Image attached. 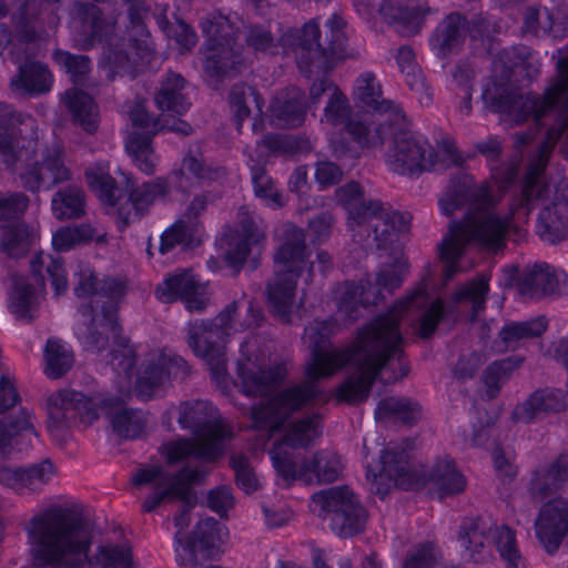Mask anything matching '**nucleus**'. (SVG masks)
I'll use <instances>...</instances> for the list:
<instances>
[{
    "mask_svg": "<svg viewBox=\"0 0 568 568\" xmlns=\"http://www.w3.org/2000/svg\"><path fill=\"white\" fill-rule=\"evenodd\" d=\"M428 302L426 286L417 288L361 329L356 341L344 349L333 347L329 342L336 326L335 321L315 320L310 323L303 336L304 344L312 355L306 368L310 382L286 388L270 400L252 407L251 418L254 427L271 432L281 430L292 413L317 398L320 390L316 388V379L331 376L347 364L355 371L341 384L337 397L348 404L364 402L377 375L388 367L392 361H397L399 374H394L387 382L395 383L407 376L410 366L405 361L400 321L412 308H425Z\"/></svg>",
    "mask_w": 568,
    "mask_h": 568,
    "instance_id": "1",
    "label": "nucleus"
},
{
    "mask_svg": "<svg viewBox=\"0 0 568 568\" xmlns=\"http://www.w3.org/2000/svg\"><path fill=\"white\" fill-rule=\"evenodd\" d=\"M32 568H130L131 547L106 542L90 554L91 523L77 510L57 506L33 516L27 526Z\"/></svg>",
    "mask_w": 568,
    "mask_h": 568,
    "instance_id": "2",
    "label": "nucleus"
},
{
    "mask_svg": "<svg viewBox=\"0 0 568 568\" xmlns=\"http://www.w3.org/2000/svg\"><path fill=\"white\" fill-rule=\"evenodd\" d=\"M526 48L501 50L493 61L491 81L483 90L485 105L520 123L529 116L540 122L559 104L568 106V47L557 51L556 75L544 94H516L514 89L531 83L539 71L527 59Z\"/></svg>",
    "mask_w": 568,
    "mask_h": 568,
    "instance_id": "3",
    "label": "nucleus"
},
{
    "mask_svg": "<svg viewBox=\"0 0 568 568\" xmlns=\"http://www.w3.org/2000/svg\"><path fill=\"white\" fill-rule=\"evenodd\" d=\"M488 194L487 189L475 185L471 175L458 172L452 176L445 195L439 200L440 210L445 215H450L455 210L467 205L463 220H450L448 233L438 244L439 258L446 264V281L452 280L459 271L457 262L467 244L475 242L494 250L505 246L509 223L506 219L487 211Z\"/></svg>",
    "mask_w": 568,
    "mask_h": 568,
    "instance_id": "4",
    "label": "nucleus"
},
{
    "mask_svg": "<svg viewBox=\"0 0 568 568\" xmlns=\"http://www.w3.org/2000/svg\"><path fill=\"white\" fill-rule=\"evenodd\" d=\"M17 123H22L21 114H16L12 106L0 103V152L6 156L8 166L23 164L19 178L22 186L32 193L41 187L51 190L72 179L71 170L65 163V150L62 143L52 140L41 143L28 140L16 149L12 130Z\"/></svg>",
    "mask_w": 568,
    "mask_h": 568,
    "instance_id": "5",
    "label": "nucleus"
},
{
    "mask_svg": "<svg viewBox=\"0 0 568 568\" xmlns=\"http://www.w3.org/2000/svg\"><path fill=\"white\" fill-rule=\"evenodd\" d=\"M212 417L213 406L205 400L184 402L180 405L178 422L182 428L191 429L195 438H181L162 445L161 453L168 465H205L223 455L224 440L232 434L225 427L213 424Z\"/></svg>",
    "mask_w": 568,
    "mask_h": 568,
    "instance_id": "6",
    "label": "nucleus"
},
{
    "mask_svg": "<svg viewBox=\"0 0 568 568\" xmlns=\"http://www.w3.org/2000/svg\"><path fill=\"white\" fill-rule=\"evenodd\" d=\"M336 202L348 212L355 240L366 250H384L394 241L396 232L407 231L409 213L384 207L377 200L366 201L361 185L352 181L335 191Z\"/></svg>",
    "mask_w": 568,
    "mask_h": 568,
    "instance_id": "7",
    "label": "nucleus"
},
{
    "mask_svg": "<svg viewBox=\"0 0 568 568\" xmlns=\"http://www.w3.org/2000/svg\"><path fill=\"white\" fill-rule=\"evenodd\" d=\"M343 27V19L334 14L325 22L324 38L318 24L310 21L300 30L288 29L278 41L283 48L295 52L301 73L311 75L313 72L333 70L337 61L344 58L346 37Z\"/></svg>",
    "mask_w": 568,
    "mask_h": 568,
    "instance_id": "8",
    "label": "nucleus"
},
{
    "mask_svg": "<svg viewBox=\"0 0 568 568\" xmlns=\"http://www.w3.org/2000/svg\"><path fill=\"white\" fill-rule=\"evenodd\" d=\"M305 234L302 229L290 226L274 253L276 271L266 286L267 302L275 317L285 324L292 321L297 280L306 266Z\"/></svg>",
    "mask_w": 568,
    "mask_h": 568,
    "instance_id": "9",
    "label": "nucleus"
},
{
    "mask_svg": "<svg viewBox=\"0 0 568 568\" xmlns=\"http://www.w3.org/2000/svg\"><path fill=\"white\" fill-rule=\"evenodd\" d=\"M537 126H548L546 136L538 144V162L529 165L520 194L514 199L513 214L526 219L531 210L548 199L549 190L541 175L546 166L547 158L559 139H562L560 152L568 161V106L559 104L552 114L542 115L540 122L534 121Z\"/></svg>",
    "mask_w": 568,
    "mask_h": 568,
    "instance_id": "10",
    "label": "nucleus"
},
{
    "mask_svg": "<svg viewBox=\"0 0 568 568\" xmlns=\"http://www.w3.org/2000/svg\"><path fill=\"white\" fill-rule=\"evenodd\" d=\"M201 29L206 37L204 71L212 78H231L244 65L242 47L234 39V26L220 12L201 19Z\"/></svg>",
    "mask_w": 568,
    "mask_h": 568,
    "instance_id": "11",
    "label": "nucleus"
},
{
    "mask_svg": "<svg viewBox=\"0 0 568 568\" xmlns=\"http://www.w3.org/2000/svg\"><path fill=\"white\" fill-rule=\"evenodd\" d=\"M239 310V301L231 302L213 320L195 321L189 324L187 345L193 353L204 359L215 378L226 373L224 341L232 328L233 316Z\"/></svg>",
    "mask_w": 568,
    "mask_h": 568,
    "instance_id": "12",
    "label": "nucleus"
},
{
    "mask_svg": "<svg viewBox=\"0 0 568 568\" xmlns=\"http://www.w3.org/2000/svg\"><path fill=\"white\" fill-rule=\"evenodd\" d=\"M209 471L207 466L202 464L195 466H192L190 463L184 464L175 473L166 471L160 465H152L138 469L132 477V483L138 487L152 485L155 489L142 504V510L151 513L164 501L186 498V491L182 487L184 481L186 484H202Z\"/></svg>",
    "mask_w": 568,
    "mask_h": 568,
    "instance_id": "13",
    "label": "nucleus"
},
{
    "mask_svg": "<svg viewBox=\"0 0 568 568\" xmlns=\"http://www.w3.org/2000/svg\"><path fill=\"white\" fill-rule=\"evenodd\" d=\"M318 517L328 519L332 530L342 538L353 537L366 528L368 514L347 486L323 489L312 495Z\"/></svg>",
    "mask_w": 568,
    "mask_h": 568,
    "instance_id": "14",
    "label": "nucleus"
},
{
    "mask_svg": "<svg viewBox=\"0 0 568 568\" xmlns=\"http://www.w3.org/2000/svg\"><path fill=\"white\" fill-rule=\"evenodd\" d=\"M323 119L334 126H344L362 144H384L393 128L384 121L372 130L368 114L353 113L347 97L341 90L328 98Z\"/></svg>",
    "mask_w": 568,
    "mask_h": 568,
    "instance_id": "15",
    "label": "nucleus"
},
{
    "mask_svg": "<svg viewBox=\"0 0 568 568\" xmlns=\"http://www.w3.org/2000/svg\"><path fill=\"white\" fill-rule=\"evenodd\" d=\"M174 548L180 566L195 567L217 559L222 552L219 521L212 517L200 520L185 540L175 534Z\"/></svg>",
    "mask_w": 568,
    "mask_h": 568,
    "instance_id": "16",
    "label": "nucleus"
},
{
    "mask_svg": "<svg viewBox=\"0 0 568 568\" xmlns=\"http://www.w3.org/2000/svg\"><path fill=\"white\" fill-rule=\"evenodd\" d=\"M415 133L400 130L394 134L388 163L400 175L420 173L435 166L434 151Z\"/></svg>",
    "mask_w": 568,
    "mask_h": 568,
    "instance_id": "17",
    "label": "nucleus"
},
{
    "mask_svg": "<svg viewBox=\"0 0 568 568\" xmlns=\"http://www.w3.org/2000/svg\"><path fill=\"white\" fill-rule=\"evenodd\" d=\"M365 459L368 457L367 446L363 445ZM367 477L388 479L396 487L408 490L425 485V479L413 471L408 464V454L398 447H384L375 463L366 460Z\"/></svg>",
    "mask_w": 568,
    "mask_h": 568,
    "instance_id": "18",
    "label": "nucleus"
},
{
    "mask_svg": "<svg viewBox=\"0 0 568 568\" xmlns=\"http://www.w3.org/2000/svg\"><path fill=\"white\" fill-rule=\"evenodd\" d=\"M133 126L141 129L152 128L151 134L133 132L129 135L125 149L139 170L146 175L155 171L156 156L152 148V136L159 131L161 120L152 119L142 104H136L130 112Z\"/></svg>",
    "mask_w": 568,
    "mask_h": 568,
    "instance_id": "19",
    "label": "nucleus"
},
{
    "mask_svg": "<svg viewBox=\"0 0 568 568\" xmlns=\"http://www.w3.org/2000/svg\"><path fill=\"white\" fill-rule=\"evenodd\" d=\"M91 399L81 392L60 389L47 400V427L54 437L72 427L82 410L89 409Z\"/></svg>",
    "mask_w": 568,
    "mask_h": 568,
    "instance_id": "20",
    "label": "nucleus"
},
{
    "mask_svg": "<svg viewBox=\"0 0 568 568\" xmlns=\"http://www.w3.org/2000/svg\"><path fill=\"white\" fill-rule=\"evenodd\" d=\"M536 535L548 554L558 550L568 537V499L556 498L546 503L535 520Z\"/></svg>",
    "mask_w": 568,
    "mask_h": 568,
    "instance_id": "21",
    "label": "nucleus"
},
{
    "mask_svg": "<svg viewBox=\"0 0 568 568\" xmlns=\"http://www.w3.org/2000/svg\"><path fill=\"white\" fill-rule=\"evenodd\" d=\"M24 51L14 44L10 50V59L19 64L18 73L11 79V90L21 95H40L47 93L51 89L52 78L47 65L27 60L21 63Z\"/></svg>",
    "mask_w": 568,
    "mask_h": 568,
    "instance_id": "22",
    "label": "nucleus"
},
{
    "mask_svg": "<svg viewBox=\"0 0 568 568\" xmlns=\"http://www.w3.org/2000/svg\"><path fill=\"white\" fill-rule=\"evenodd\" d=\"M169 182L170 179L158 178L134 187L131 181L128 180L126 192L133 212L124 206L119 207L116 213L119 230L124 231L132 221L140 220L159 196H165L169 192Z\"/></svg>",
    "mask_w": 568,
    "mask_h": 568,
    "instance_id": "23",
    "label": "nucleus"
},
{
    "mask_svg": "<svg viewBox=\"0 0 568 568\" xmlns=\"http://www.w3.org/2000/svg\"><path fill=\"white\" fill-rule=\"evenodd\" d=\"M54 474L55 467L49 458L26 467L0 466V484L19 493H38L49 484Z\"/></svg>",
    "mask_w": 568,
    "mask_h": 568,
    "instance_id": "24",
    "label": "nucleus"
},
{
    "mask_svg": "<svg viewBox=\"0 0 568 568\" xmlns=\"http://www.w3.org/2000/svg\"><path fill=\"white\" fill-rule=\"evenodd\" d=\"M102 312L105 323H100V325L110 327L115 346L110 353V364L119 374L123 373L126 377H130L136 365V354L130 339L122 335L116 304L112 302L103 304Z\"/></svg>",
    "mask_w": 568,
    "mask_h": 568,
    "instance_id": "25",
    "label": "nucleus"
},
{
    "mask_svg": "<svg viewBox=\"0 0 568 568\" xmlns=\"http://www.w3.org/2000/svg\"><path fill=\"white\" fill-rule=\"evenodd\" d=\"M493 524L483 517L466 518L459 527L458 540L465 549L464 556L475 564L493 558L490 532Z\"/></svg>",
    "mask_w": 568,
    "mask_h": 568,
    "instance_id": "26",
    "label": "nucleus"
},
{
    "mask_svg": "<svg viewBox=\"0 0 568 568\" xmlns=\"http://www.w3.org/2000/svg\"><path fill=\"white\" fill-rule=\"evenodd\" d=\"M568 483V449L561 452L548 465H541L532 470L529 493L537 501L557 494Z\"/></svg>",
    "mask_w": 568,
    "mask_h": 568,
    "instance_id": "27",
    "label": "nucleus"
},
{
    "mask_svg": "<svg viewBox=\"0 0 568 568\" xmlns=\"http://www.w3.org/2000/svg\"><path fill=\"white\" fill-rule=\"evenodd\" d=\"M568 483V449L561 452L548 465H541L532 470L529 493L537 501L557 494Z\"/></svg>",
    "mask_w": 568,
    "mask_h": 568,
    "instance_id": "28",
    "label": "nucleus"
},
{
    "mask_svg": "<svg viewBox=\"0 0 568 568\" xmlns=\"http://www.w3.org/2000/svg\"><path fill=\"white\" fill-rule=\"evenodd\" d=\"M466 17L459 12H450L438 22L428 40L437 58L445 59L460 51L466 40Z\"/></svg>",
    "mask_w": 568,
    "mask_h": 568,
    "instance_id": "29",
    "label": "nucleus"
},
{
    "mask_svg": "<svg viewBox=\"0 0 568 568\" xmlns=\"http://www.w3.org/2000/svg\"><path fill=\"white\" fill-rule=\"evenodd\" d=\"M155 294L163 303L181 300L190 311H202L206 306V298L200 292V285L187 272L170 275L158 285Z\"/></svg>",
    "mask_w": 568,
    "mask_h": 568,
    "instance_id": "30",
    "label": "nucleus"
},
{
    "mask_svg": "<svg viewBox=\"0 0 568 568\" xmlns=\"http://www.w3.org/2000/svg\"><path fill=\"white\" fill-rule=\"evenodd\" d=\"M436 12L437 9L429 7L427 3L407 7L400 4L398 0H384L379 8V14L384 21L404 36L417 34L424 26L425 17Z\"/></svg>",
    "mask_w": 568,
    "mask_h": 568,
    "instance_id": "31",
    "label": "nucleus"
},
{
    "mask_svg": "<svg viewBox=\"0 0 568 568\" xmlns=\"http://www.w3.org/2000/svg\"><path fill=\"white\" fill-rule=\"evenodd\" d=\"M517 286L520 295L528 298H541L568 290L555 268L545 262L527 266L518 278Z\"/></svg>",
    "mask_w": 568,
    "mask_h": 568,
    "instance_id": "32",
    "label": "nucleus"
},
{
    "mask_svg": "<svg viewBox=\"0 0 568 568\" xmlns=\"http://www.w3.org/2000/svg\"><path fill=\"white\" fill-rule=\"evenodd\" d=\"M136 55L135 45L130 40L109 42L101 58V68L108 80L114 81L116 77L134 79L141 71Z\"/></svg>",
    "mask_w": 568,
    "mask_h": 568,
    "instance_id": "33",
    "label": "nucleus"
},
{
    "mask_svg": "<svg viewBox=\"0 0 568 568\" xmlns=\"http://www.w3.org/2000/svg\"><path fill=\"white\" fill-rule=\"evenodd\" d=\"M101 404L118 436L134 439L143 432L146 424L144 412L123 406V400L119 396L106 397Z\"/></svg>",
    "mask_w": 568,
    "mask_h": 568,
    "instance_id": "34",
    "label": "nucleus"
},
{
    "mask_svg": "<svg viewBox=\"0 0 568 568\" xmlns=\"http://www.w3.org/2000/svg\"><path fill=\"white\" fill-rule=\"evenodd\" d=\"M566 408V393L557 388L537 389L517 405L511 413L513 419L530 423L541 413H559Z\"/></svg>",
    "mask_w": 568,
    "mask_h": 568,
    "instance_id": "35",
    "label": "nucleus"
},
{
    "mask_svg": "<svg viewBox=\"0 0 568 568\" xmlns=\"http://www.w3.org/2000/svg\"><path fill=\"white\" fill-rule=\"evenodd\" d=\"M536 233L549 244H557L568 236V200L565 196L561 195L541 209Z\"/></svg>",
    "mask_w": 568,
    "mask_h": 568,
    "instance_id": "36",
    "label": "nucleus"
},
{
    "mask_svg": "<svg viewBox=\"0 0 568 568\" xmlns=\"http://www.w3.org/2000/svg\"><path fill=\"white\" fill-rule=\"evenodd\" d=\"M78 312L84 318V329L80 333L79 339L87 349L101 353L109 346L110 327H102L100 323H105L103 312L99 310V301L90 300L82 303Z\"/></svg>",
    "mask_w": 568,
    "mask_h": 568,
    "instance_id": "37",
    "label": "nucleus"
},
{
    "mask_svg": "<svg viewBox=\"0 0 568 568\" xmlns=\"http://www.w3.org/2000/svg\"><path fill=\"white\" fill-rule=\"evenodd\" d=\"M37 438L38 433L27 413L22 412L16 419H0V454L2 456H8L13 450L27 449Z\"/></svg>",
    "mask_w": 568,
    "mask_h": 568,
    "instance_id": "38",
    "label": "nucleus"
},
{
    "mask_svg": "<svg viewBox=\"0 0 568 568\" xmlns=\"http://www.w3.org/2000/svg\"><path fill=\"white\" fill-rule=\"evenodd\" d=\"M306 109L305 93L298 88H290L273 104L272 114L277 125L293 129L304 123Z\"/></svg>",
    "mask_w": 568,
    "mask_h": 568,
    "instance_id": "39",
    "label": "nucleus"
},
{
    "mask_svg": "<svg viewBox=\"0 0 568 568\" xmlns=\"http://www.w3.org/2000/svg\"><path fill=\"white\" fill-rule=\"evenodd\" d=\"M70 16L81 23L82 32L91 41H103L113 32V26L105 20L103 12L94 3L75 0L70 9Z\"/></svg>",
    "mask_w": 568,
    "mask_h": 568,
    "instance_id": "40",
    "label": "nucleus"
},
{
    "mask_svg": "<svg viewBox=\"0 0 568 568\" xmlns=\"http://www.w3.org/2000/svg\"><path fill=\"white\" fill-rule=\"evenodd\" d=\"M185 79L176 72L170 71L161 81L160 89L155 94V103L161 111L182 115L185 113L191 102L187 100L183 90Z\"/></svg>",
    "mask_w": 568,
    "mask_h": 568,
    "instance_id": "41",
    "label": "nucleus"
},
{
    "mask_svg": "<svg viewBox=\"0 0 568 568\" xmlns=\"http://www.w3.org/2000/svg\"><path fill=\"white\" fill-rule=\"evenodd\" d=\"M342 473V463L338 455L328 452H317L311 460L300 466V479L305 483L316 481L327 484L336 480Z\"/></svg>",
    "mask_w": 568,
    "mask_h": 568,
    "instance_id": "42",
    "label": "nucleus"
},
{
    "mask_svg": "<svg viewBox=\"0 0 568 568\" xmlns=\"http://www.w3.org/2000/svg\"><path fill=\"white\" fill-rule=\"evenodd\" d=\"M65 105L72 115V122L89 134L99 128V108L92 97L82 90L65 92Z\"/></svg>",
    "mask_w": 568,
    "mask_h": 568,
    "instance_id": "43",
    "label": "nucleus"
},
{
    "mask_svg": "<svg viewBox=\"0 0 568 568\" xmlns=\"http://www.w3.org/2000/svg\"><path fill=\"white\" fill-rule=\"evenodd\" d=\"M45 0H24L17 13V38L20 47L37 41L44 32L41 13Z\"/></svg>",
    "mask_w": 568,
    "mask_h": 568,
    "instance_id": "44",
    "label": "nucleus"
},
{
    "mask_svg": "<svg viewBox=\"0 0 568 568\" xmlns=\"http://www.w3.org/2000/svg\"><path fill=\"white\" fill-rule=\"evenodd\" d=\"M11 281L9 310L18 320L31 322L38 308L34 288L23 275L12 274Z\"/></svg>",
    "mask_w": 568,
    "mask_h": 568,
    "instance_id": "45",
    "label": "nucleus"
},
{
    "mask_svg": "<svg viewBox=\"0 0 568 568\" xmlns=\"http://www.w3.org/2000/svg\"><path fill=\"white\" fill-rule=\"evenodd\" d=\"M229 102L239 132L242 131L244 120L250 118L253 112L251 104H254L256 116H261L264 105V100L256 88L244 83H237L231 88Z\"/></svg>",
    "mask_w": 568,
    "mask_h": 568,
    "instance_id": "46",
    "label": "nucleus"
},
{
    "mask_svg": "<svg viewBox=\"0 0 568 568\" xmlns=\"http://www.w3.org/2000/svg\"><path fill=\"white\" fill-rule=\"evenodd\" d=\"M566 24V19L559 11L554 13L548 9L540 11L536 8H527L523 31L534 36H539L540 31H542L545 34L560 39L565 37Z\"/></svg>",
    "mask_w": 568,
    "mask_h": 568,
    "instance_id": "47",
    "label": "nucleus"
},
{
    "mask_svg": "<svg viewBox=\"0 0 568 568\" xmlns=\"http://www.w3.org/2000/svg\"><path fill=\"white\" fill-rule=\"evenodd\" d=\"M375 417L377 420L396 419L413 426L422 418V406L412 398L387 397L378 403Z\"/></svg>",
    "mask_w": 568,
    "mask_h": 568,
    "instance_id": "48",
    "label": "nucleus"
},
{
    "mask_svg": "<svg viewBox=\"0 0 568 568\" xmlns=\"http://www.w3.org/2000/svg\"><path fill=\"white\" fill-rule=\"evenodd\" d=\"M237 375L241 379L242 390L247 396L267 395L280 378L277 368L263 371L242 363L237 364Z\"/></svg>",
    "mask_w": 568,
    "mask_h": 568,
    "instance_id": "49",
    "label": "nucleus"
},
{
    "mask_svg": "<svg viewBox=\"0 0 568 568\" xmlns=\"http://www.w3.org/2000/svg\"><path fill=\"white\" fill-rule=\"evenodd\" d=\"M85 196L80 187L69 185L55 192L51 200L52 214L57 220L80 219L85 214Z\"/></svg>",
    "mask_w": 568,
    "mask_h": 568,
    "instance_id": "50",
    "label": "nucleus"
},
{
    "mask_svg": "<svg viewBox=\"0 0 568 568\" xmlns=\"http://www.w3.org/2000/svg\"><path fill=\"white\" fill-rule=\"evenodd\" d=\"M428 478L440 497L459 494L466 486L465 477L455 468L452 459H445L434 465Z\"/></svg>",
    "mask_w": 568,
    "mask_h": 568,
    "instance_id": "51",
    "label": "nucleus"
},
{
    "mask_svg": "<svg viewBox=\"0 0 568 568\" xmlns=\"http://www.w3.org/2000/svg\"><path fill=\"white\" fill-rule=\"evenodd\" d=\"M170 372L156 361L145 362L134 385L135 395L142 400H149L169 378Z\"/></svg>",
    "mask_w": 568,
    "mask_h": 568,
    "instance_id": "52",
    "label": "nucleus"
},
{
    "mask_svg": "<svg viewBox=\"0 0 568 568\" xmlns=\"http://www.w3.org/2000/svg\"><path fill=\"white\" fill-rule=\"evenodd\" d=\"M355 97L358 103L366 109L363 113L368 114L371 126L374 124L371 110L383 112L389 108L390 102L382 99L381 87L375 83V77L371 72H366L357 79Z\"/></svg>",
    "mask_w": 568,
    "mask_h": 568,
    "instance_id": "53",
    "label": "nucleus"
},
{
    "mask_svg": "<svg viewBox=\"0 0 568 568\" xmlns=\"http://www.w3.org/2000/svg\"><path fill=\"white\" fill-rule=\"evenodd\" d=\"M547 325L548 322L545 316L525 322H511L500 329L499 337L505 348H515L519 341L541 336L547 329Z\"/></svg>",
    "mask_w": 568,
    "mask_h": 568,
    "instance_id": "54",
    "label": "nucleus"
},
{
    "mask_svg": "<svg viewBox=\"0 0 568 568\" xmlns=\"http://www.w3.org/2000/svg\"><path fill=\"white\" fill-rule=\"evenodd\" d=\"M0 242L2 251L11 258L23 257L30 248V232L21 222L7 223L1 226Z\"/></svg>",
    "mask_w": 568,
    "mask_h": 568,
    "instance_id": "55",
    "label": "nucleus"
},
{
    "mask_svg": "<svg viewBox=\"0 0 568 568\" xmlns=\"http://www.w3.org/2000/svg\"><path fill=\"white\" fill-rule=\"evenodd\" d=\"M524 358L520 356H509L499 361H495L484 372V383L487 387L489 398H495L503 384L511 376L513 372L518 368Z\"/></svg>",
    "mask_w": 568,
    "mask_h": 568,
    "instance_id": "56",
    "label": "nucleus"
},
{
    "mask_svg": "<svg viewBox=\"0 0 568 568\" xmlns=\"http://www.w3.org/2000/svg\"><path fill=\"white\" fill-rule=\"evenodd\" d=\"M57 65L65 72L75 85H82L91 72V59L85 54H74L65 50H55L52 54Z\"/></svg>",
    "mask_w": 568,
    "mask_h": 568,
    "instance_id": "57",
    "label": "nucleus"
},
{
    "mask_svg": "<svg viewBox=\"0 0 568 568\" xmlns=\"http://www.w3.org/2000/svg\"><path fill=\"white\" fill-rule=\"evenodd\" d=\"M47 363L45 374L50 378L62 377L73 365L74 356L72 351L61 342L48 339L44 348Z\"/></svg>",
    "mask_w": 568,
    "mask_h": 568,
    "instance_id": "58",
    "label": "nucleus"
},
{
    "mask_svg": "<svg viewBox=\"0 0 568 568\" xmlns=\"http://www.w3.org/2000/svg\"><path fill=\"white\" fill-rule=\"evenodd\" d=\"M494 544L500 557L506 561L508 568L525 567V559L517 548L516 535L507 526H501L494 534Z\"/></svg>",
    "mask_w": 568,
    "mask_h": 568,
    "instance_id": "59",
    "label": "nucleus"
},
{
    "mask_svg": "<svg viewBox=\"0 0 568 568\" xmlns=\"http://www.w3.org/2000/svg\"><path fill=\"white\" fill-rule=\"evenodd\" d=\"M251 179L254 187V194L267 201L272 207H282L284 205L282 194L276 190L273 179L267 174L265 166L254 164L251 166Z\"/></svg>",
    "mask_w": 568,
    "mask_h": 568,
    "instance_id": "60",
    "label": "nucleus"
},
{
    "mask_svg": "<svg viewBox=\"0 0 568 568\" xmlns=\"http://www.w3.org/2000/svg\"><path fill=\"white\" fill-rule=\"evenodd\" d=\"M87 181L90 189L105 204L114 206L122 195L121 189L115 180L104 172H85Z\"/></svg>",
    "mask_w": 568,
    "mask_h": 568,
    "instance_id": "61",
    "label": "nucleus"
},
{
    "mask_svg": "<svg viewBox=\"0 0 568 568\" xmlns=\"http://www.w3.org/2000/svg\"><path fill=\"white\" fill-rule=\"evenodd\" d=\"M317 424L316 417L311 416L294 422L282 443L293 449L307 447L317 436Z\"/></svg>",
    "mask_w": 568,
    "mask_h": 568,
    "instance_id": "62",
    "label": "nucleus"
},
{
    "mask_svg": "<svg viewBox=\"0 0 568 568\" xmlns=\"http://www.w3.org/2000/svg\"><path fill=\"white\" fill-rule=\"evenodd\" d=\"M402 568H445L440 554L432 542L420 544L408 550Z\"/></svg>",
    "mask_w": 568,
    "mask_h": 568,
    "instance_id": "63",
    "label": "nucleus"
},
{
    "mask_svg": "<svg viewBox=\"0 0 568 568\" xmlns=\"http://www.w3.org/2000/svg\"><path fill=\"white\" fill-rule=\"evenodd\" d=\"M185 172L192 174L199 180L211 179L212 175L211 170L203 163V161L192 154L186 155L183 159L182 168L173 171L169 178L170 184L182 192H185L190 186L186 183Z\"/></svg>",
    "mask_w": 568,
    "mask_h": 568,
    "instance_id": "64",
    "label": "nucleus"
}]
</instances>
